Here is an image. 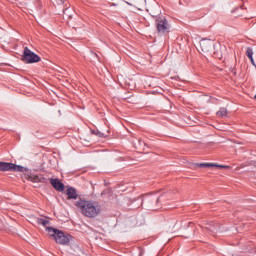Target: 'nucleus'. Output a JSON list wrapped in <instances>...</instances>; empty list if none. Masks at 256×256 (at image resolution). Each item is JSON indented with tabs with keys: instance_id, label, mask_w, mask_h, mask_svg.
I'll use <instances>...</instances> for the list:
<instances>
[{
	"instance_id": "12",
	"label": "nucleus",
	"mask_w": 256,
	"mask_h": 256,
	"mask_svg": "<svg viewBox=\"0 0 256 256\" xmlns=\"http://www.w3.org/2000/svg\"><path fill=\"white\" fill-rule=\"evenodd\" d=\"M38 225H43V227H47L49 225V218H37Z\"/></svg>"
},
{
	"instance_id": "14",
	"label": "nucleus",
	"mask_w": 256,
	"mask_h": 256,
	"mask_svg": "<svg viewBox=\"0 0 256 256\" xmlns=\"http://www.w3.org/2000/svg\"><path fill=\"white\" fill-rule=\"evenodd\" d=\"M246 55H247L248 59H252L253 60V49L247 48Z\"/></svg>"
},
{
	"instance_id": "10",
	"label": "nucleus",
	"mask_w": 256,
	"mask_h": 256,
	"mask_svg": "<svg viewBox=\"0 0 256 256\" xmlns=\"http://www.w3.org/2000/svg\"><path fill=\"white\" fill-rule=\"evenodd\" d=\"M205 230L209 231L210 233H217V231H219V224L214 222L207 223L205 225Z\"/></svg>"
},
{
	"instance_id": "7",
	"label": "nucleus",
	"mask_w": 256,
	"mask_h": 256,
	"mask_svg": "<svg viewBox=\"0 0 256 256\" xmlns=\"http://www.w3.org/2000/svg\"><path fill=\"white\" fill-rule=\"evenodd\" d=\"M215 43L211 40L202 39L200 41V50L202 53H211V49H213Z\"/></svg>"
},
{
	"instance_id": "2",
	"label": "nucleus",
	"mask_w": 256,
	"mask_h": 256,
	"mask_svg": "<svg viewBox=\"0 0 256 256\" xmlns=\"http://www.w3.org/2000/svg\"><path fill=\"white\" fill-rule=\"evenodd\" d=\"M46 231L50 237L54 238V241L59 245H69L71 236L65 235V233L59 229L53 227H46Z\"/></svg>"
},
{
	"instance_id": "9",
	"label": "nucleus",
	"mask_w": 256,
	"mask_h": 256,
	"mask_svg": "<svg viewBox=\"0 0 256 256\" xmlns=\"http://www.w3.org/2000/svg\"><path fill=\"white\" fill-rule=\"evenodd\" d=\"M50 183L52 185V187H54V189H56V191H65V184H63L62 182H60L59 179H51Z\"/></svg>"
},
{
	"instance_id": "3",
	"label": "nucleus",
	"mask_w": 256,
	"mask_h": 256,
	"mask_svg": "<svg viewBox=\"0 0 256 256\" xmlns=\"http://www.w3.org/2000/svg\"><path fill=\"white\" fill-rule=\"evenodd\" d=\"M156 29L160 35H167L171 26L166 17L160 16L156 19Z\"/></svg>"
},
{
	"instance_id": "13",
	"label": "nucleus",
	"mask_w": 256,
	"mask_h": 256,
	"mask_svg": "<svg viewBox=\"0 0 256 256\" xmlns=\"http://www.w3.org/2000/svg\"><path fill=\"white\" fill-rule=\"evenodd\" d=\"M218 117H227V108H221L217 112Z\"/></svg>"
},
{
	"instance_id": "15",
	"label": "nucleus",
	"mask_w": 256,
	"mask_h": 256,
	"mask_svg": "<svg viewBox=\"0 0 256 256\" xmlns=\"http://www.w3.org/2000/svg\"><path fill=\"white\" fill-rule=\"evenodd\" d=\"M65 3V0H57L58 5H63Z\"/></svg>"
},
{
	"instance_id": "5",
	"label": "nucleus",
	"mask_w": 256,
	"mask_h": 256,
	"mask_svg": "<svg viewBox=\"0 0 256 256\" xmlns=\"http://www.w3.org/2000/svg\"><path fill=\"white\" fill-rule=\"evenodd\" d=\"M0 171H17L19 173H23L25 168L21 165H16L9 162H0Z\"/></svg>"
},
{
	"instance_id": "18",
	"label": "nucleus",
	"mask_w": 256,
	"mask_h": 256,
	"mask_svg": "<svg viewBox=\"0 0 256 256\" xmlns=\"http://www.w3.org/2000/svg\"><path fill=\"white\" fill-rule=\"evenodd\" d=\"M157 201H159V199H158V198L156 199V202H157Z\"/></svg>"
},
{
	"instance_id": "8",
	"label": "nucleus",
	"mask_w": 256,
	"mask_h": 256,
	"mask_svg": "<svg viewBox=\"0 0 256 256\" xmlns=\"http://www.w3.org/2000/svg\"><path fill=\"white\" fill-rule=\"evenodd\" d=\"M195 167H199L200 169H207L209 167H216L217 169H229L227 165H220L217 163H197Z\"/></svg>"
},
{
	"instance_id": "1",
	"label": "nucleus",
	"mask_w": 256,
	"mask_h": 256,
	"mask_svg": "<svg viewBox=\"0 0 256 256\" xmlns=\"http://www.w3.org/2000/svg\"><path fill=\"white\" fill-rule=\"evenodd\" d=\"M75 206L84 217L95 218L101 213V206L97 202L80 198L75 202Z\"/></svg>"
},
{
	"instance_id": "17",
	"label": "nucleus",
	"mask_w": 256,
	"mask_h": 256,
	"mask_svg": "<svg viewBox=\"0 0 256 256\" xmlns=\"http://www.w3.org/2000/svg\"><path fill=\"white\" fill-rule=\"evenodd\" d=\"M250 61H251L252 65L255 66V60L253 59V57H252V59H250Z\"/></svg>"
},
{
	"instance_id": "16",
	"label": "nucleus",
	"mask_w": 256,
	"mask_h": 256,
	"mask_svg": "<svg viewBox=\"0 0 256 256\" xmlns=\"http://www.w3.org/2000/svg\"><path fill=\"white\" fill-rule=\"evenodd\" d=\"M33 183H37V181H39V177L38 176H35L33 179H32Z\"/></svg>"
},
{
	"instance_id": "4",
	"label": "nucleus",
	"mask_w": 256,
	"mask_h": 256,
	"mask_svg": "<svg viewBox=\"0 0 256 256\" xmlns=\"http://www.w3.org/2000/svg\"><path fill=\"white\" fill-rule=\"evenodd\" d=\"M22 61L24 63H39V61H41V57L25 47L23 51Z\"/></svg>"
},
{
	"instance_id": "11",
	"label": "nucleus",
	"mask_w": 256,
	"mask_h": 256,
	"mask_svg": "<svg viewBox=\"0 0 256 256\" xmlns=\"http://www.w3.org/2000/svg\"><path fill=\"white\" fill-rule=\"evenodd\" d=\"M66 195L68 196V199H77L78 195H77V190H75V188H68L66 191Z\"/></svg>"
},
{
	"instance_id": "6",
	"label": "nucleus",
	"mask_w": 256,
	"mask_h": 256,
	"mask_svg": "<svg viewBox=\"0 0 256 256\" xmlns=\"http://www.w3.org/2000/svg\"><path fill=\"white\" fill-rule=\"evenodd\" d=\"M213 49V57H215L216 59H223V55L227 53V48L219 43L214 44Z\"/></svg>"
}]
</instances>
